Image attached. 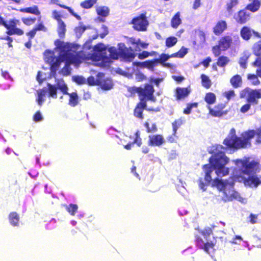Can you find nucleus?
Wrapping results in <instances>:
<instances>
[{"mask_svg": "<svg viewBox=\"0 0 261 261\" xmlns=\"http://www.w3.org/2000/svg\"><path fill=\"white\" fill-rule=\"evenodd\" d=\"M62 17V15L59 12L56 10L53 11V17L54 19H56L58 22L63 21L61 19Z\"/></svg>", "mask_w": 261, "mask_h": 261, "instance_id": "nucleus-63", "label": "nucleus"}, {"mask_svg": "<svg viewBox=\"0 0 261 261\" xmlns=\"http://www.w3.org/2000/svg\"><path fill=\"white\" fill-rule=\"evenodd\" d=\"M223 95L225 97L227 101L230 100L231 98L236 96L235 92L233 90H229L223 93Z\"/></svg>", "mask_w": 261, "mask_h": 261, "instance_id": "nucleus-56", "label": "nucleus"}, {"mask_svg": "<svg viewBox=\"0 0 261 261\" xmlns=\"http://www.w3.org/2000/svg\"><path fill=\"white\" fill-rule=\"evenodd\" d=\"M144 126L146 128V132L148 133H153L158 130V128L155 123H152L151 126H149V124L148 122H145Z\"/></svg>", "mask_w": 261, "mask_h": 261, "instance_id": "nucleus-49", "label": "nucleus"}, {"mask_svg": "<svg viewBox=\"0 0 261 261\" xmlns=\"http://www.w3.org/2000/svg\"><path fill=\"white\" fill-rule=\"evenodd\" d=\"M210 165L215 169L218 176H224L229 174V169L225 166L229 162V159L223 152L215 153L209 159Z\"/></svg>", "mask_w": 261, "mask_h": 261, "instance_id": "nucleus-3", "label": "nucleus"}, {"mask_svg": "<svg viewBox=\"0 0 261 261\" xmlns=\"http://www.w3.org/2000/svg\"><path fill=\"white\" fill-rule=\"evenodd\" d=\"M135 139L134 141L132 142L133 144H136L138 146H141L142 145V139L140 137V134L139 131H137L135 133Z\"/></svg>", "mask_w": 261, "mask_h": 261, "instance_id": "nucleus-57", "label": "nucleus"}, {"mask_svg": "<svg viewBox=\"0 0 261 261\" xmlns=\"http://www.w3.org/2000/svg\"><path fill=\"white\" fill-rule=\"evenodd\" d=\"M190 93V90L188 88L177 87L176 89V98L177 100L184 99L188 96Z\"/></svg>", "mask_w": 261, "mask_h": 261, "instance_id": "nucleus-25", "label": "nucleus"}, {"mask_svg": "<svg viewBox=\"0 0 261 261\" xmlns=\"http://www.w3.org/2000/svg\"><path fill=\"white\" fill-rule=\"evenodd\" d=\"M66 31V24L63 21L58 22L57 32L60 38H63L65 36Z\"/></svg>", "mask_w": 261, "mask_h": 261, "instance_id": "nucleus-38", "label": "nucleus"}, {"mask_svg": "<svg viewBox=\"0 0 261 261\" xmlns=\"http://www.w3.org/2000/svg\"><path fill=\"white\" fill-rule=\"evenodd\" d=\"M46 94V90L44 89L38 91V96L37 101L39 106H42L44 99L43 97L45 96Z\"/></svg>", "mask_w": 261, "mask_h": 261, "instance_id": "nucleus-46", "label": "nucleus"}, {"mask_svg": "<svg viewBox=\"0 0 261 261\" xmlns=\"http://www.w3.org/2000/svg\"><path fill=\"white\" fill-rule=\"evenodd\" d=\"M130 41V43L135 46L134 48L133 49L135 52L141 51V49L139 47L140 39L136 40L135 38H131Z\"/></svg>", "mask_w": 261, "mask_h": 261, "instance_id": "nucleus-58", "label": "nucleus"}, {"mask_svg": "<svg viewBox=\"0 0 261 261\" xmlns=\"http://www.w3.org/2000/svg\"><path fill=\"white\" fill-rule=\"evenodd\" d=\"M239 96L240 98H245L248 103L256 105L258 99L261 98V89H252L246 87L240 91Z\"/></svg>", "mask_w": 261, "mask_h": 261, "instance_id": "nucleus-8", "label": "nucleus"}, {"mask_svg": "<svg viewBox=\"0 0 261 261\" xmlns=\"http://www.w3.org/2000/svg\"><path fill=\"white\" fill-rule=\"evenodd\" d=\"M245 138L247 140V146L250 147L251 145V139L256 136V143H261V127L257 128L255 130L249 129L243 132Z\"/></svg>", "mask_w": 261, "mask_h": 261, "instance_id": "nucleus-15", "label": "nucleus"}, {"mask_svg": "<svg viewBox=\"0 0 261 261\" xmlns=\"http://www.w3.org/2000/svg\"><path fill=\"white\" fill-rule=\"evenodd\" d=\"M237 23L244 24L249 21L251 18V14L245 8L238 11L233 16Z\"/></svg>", "mask_w": 261, "mask_h": 261, "instance_id": "nucleus-16", "label": "nucleus"}, {"mask_svg": "<svg viewBox=\"0 0 261 261\" xmlns=\"http://www.w3.org/2000/svg\"><path fill=\"white\" fill-rule=\"evenodd\" d=\"M221 49H222L221 47L219 44L213 47L212 51L215 57L219 56L221 54Z\"/></svg>", "mask_w": 261, "mask_h": 261, "instance_id": "nucleus-61", "label": "nucleus"}, {"mask_svg": "<svg viewBox=\"0 0 261 261\" xmlns=\"http://www.w3.org/2000/svg\"><path fill=\"white\" fill-rule=\"evenodd\" d=\"M57 87L64 94L67 95L68 94L67 86L63 79L58 80L57 83Z\"/></svg>", "mask_w": 261, "mask_h": 261, "instance_id": "nucleus-40", "label": "nucleus"}, {"mask_svg": "<svg viewBox=\"0 0 261 261\" xmlns=\"http://www.w3.org/2000/svg\"><path fill=\"white\" fill-rule=\"evenodd\" d=\"M234 162L237 165L239 164L241 165V172L248 176L255 174L259 169V163L254 160L250 161L248 157H246L243 160L237 159Z\"/></svg>", "mask_w": 261, "mask_h": 261, "instance_id": "nucleus-6", "label": "nucleus"}, {"mask_svg": "<svg viewBox=\"0 0 261 261\" xmlns=\"http://www.w3.org/2000/svg\"><path fill=\"white\" fill-rule=\"evenodd\" d=\"M226 105L225 103H219L215 105L214 108L211 106H207L209 110V114L215 117H221L228 113V111L225 110Z\"/></svg>", "mask_w": 261, "mask_h": 261, "instance_id": "nucleus-14", "label": "nucleus"}, {"mask_svg": "<svg viewBox=\"0 0 261 261\" xmlns=\"http://www.w3.org/2000/svg\"><path fill=\"white\" fill-rule=\"evenodd\" d=\"M72 80L78 85H83L86 83V79L82 76H73L72 77Z\"/></svg>", "mask_w": 261, "mask_h": 261, "instance_id": "nucleus-54", "label": "nucleus"}, {"mask_svg": "<svg viewBox=\"0 0 261 261\" xmlns=\"http://www.w3.org/2000/svg\"><path fill=\"white\" fill-rule=\"evenodd\" d=\"M229 184L230 183H228L227 180L224 181L222 179L216 178L213 180L212 185L213 187H216L219 191H223L226 187H228Z\"/></svg>", "mask_w": 261, "mask_h": 261, "instance_id": "nucleus-23", "label": "nucleus"}, {"mask_svg": "<svg viewBox=\"0 0 261 261\" xmlns=\"http://www.w3.org/2000/svg\"><path fill=\"white\" fill-rule=\"evenodd\" d=\"M157 64L155 59L151 60H147L146 68L153 71L154 67L156 66Z\"/></svg>", "mask_w": 261, "mask_h": 261, "instance_id": "nucleus-53", "label": "nucleus"}, {"mask_svg": "<svg viewBox=\"0 0 261 261\" xmlns=\"http://www.w3.org/2000/svg\"><path fill=\"white\" fill-rule=\"evenodd\" d=\"M181 22L182 20L180 18V13L177 12L173 15L171 19V26L174 29H177Z\"/></svg>", "mask_w": 261, "mask_h": 261, "instance_id": "nucleus-29", "label": "nucleus"}, {"mask_svg": "<svg viewBox=\"0 0 261 261\" xmlns=\"http://www.w3.org/2000/svg\"><path fill=\"white\" fill-rule=\"evenodd\" d=\"M21 20L24 24L29 26L34 23L36 20V19L35 17L22 18Z\"/></svg>", "mask_w": 261, "mask_h": 261, "instance_id": "nucleus-59", "label": "nucleus"}, {"mask_svg": "<svg viewBox=\"0 0 261 261\" xmlns=\"http://www.w3.org/2000/svg\"><path fill=\"white\" fill-rule=\"evenodd\" d=\"M173 57H171V55L169 56L165 54H162L160 56V58L159 59H155L156 61L157 64L161 63L163 64L164 66L170 67L171 65L170 63H164L166 61H167L170 58H172Z\"/></svg>", "mask_w": 261, "mask_h": 261, "instance_id": "nucleus-36", "label": "nucleus"}, {"mask_svg": "<svg viewBox=\"0 0 261 261\" xmlns=\"http://www.w3.org/2000/svg\"><path fill=\"white\" fill-rule=\"evenodd\" d=\"M34 28L37 32L39 31L46 32L47 31V28L44 26L42 22L37 24L34 27Z\"/></svg>", "mask_w": 261, "mask_h": 261, "instance_id": "nucleus-64", "label": "nucleus"}, {"mask_svg": "<svg viewBox=\"0 0 261 261\" xmlns=\"http://www.w3.org/2000/svg\"><path fill=\"white\" fill-rule=\"evenodd\" d=\"M247 140L245 138L243 133H242L241 137H238L233 128L230 130L229 134L223 141V144L225 146L224 149L233 152L247 148Z\"/></svg>", "mask_w": 261, "mask_h": 261, "instance_id": "nucleus-2", "label": "nucleus"}, {"mask_svg": "<svg viewBox=\"0 0 261 261\" xmlns=\"http://www.w3.org/2000/svg\"><path fill=\"white\" fill-rule=\"evenodd\" d=\"M93 49L95 52L91 55L90 59L96 65L109 68L114 60V47L108 48L102 43H98L94 46Z\"/></svg>", "mask_w": 261, "mask_h": 261, "instance_id": "nucleus-1", "label": "nucleus"}, {"mask_svg": "<svg viewBox=\"0 0 261 261\" xmlns=\"http://www.w3.org/2000/svg\"><path fill=\"white\" fill-rule=\"evenodd\" d=\"M182 124V121L181 119H177L175 120L172 123V128H173V135L174 136H176V132L178 128Z\"/></svg>", "mask_w": 261, "mask_h": 261, "instance_id": "nucleus-47", "label": "nucleus"}, {"mask_svg": "<svg viewBox=\"0 0 261 261\" xmlns=\"http://www.w3.org/2000/svg\"><path fill=\"white\" fill-rule=\"evenodd\" d=\"M55 43L57 47L61 49L59 56L61 61H65L67 65L79 63L78 57L71 48L64 45L63 42L59 39L56 40Z\"/></svg>", "mask_w": 261, "mask_h": 261, "instance_id": "nucleus-4", "label": "nucleus"}, {"mask_svg": "<svg viewBox=\"0 0 261 261\" xmlns=\"http://www.w3.org/2000/svg\"><path fill=\"white\" fill-rule=\"evenodd\" d=\"M204 100L208 105L207 106H211L212 105L215 103L216 101V96L214 93L209 92L205 94Z\"/></svg>", "mask_w": 261, "mask_h": 261, "instance_id": "nucleus-34", "label": "nucleus"}, {"mask_svg": "<svg viewBox=\"0 0 261 261\" xmlns=\"http://www.w3.org/2000/svg\"><path fill=\"white\" fill-rule=\"evenodd\" d=\"M60 7L66 9L68 11V12L74 17H75L77 20H81L82 18L81 16L75 13L73 10L69 7L67 6L66 5H64L62 4H57Z\"/></svg>", "mask_w": 261, "mask_h": 261, "instance_id": "nucleus-50", "label": "nucleus"}, {"mask_svg": "<svg viewBox=\"0 0 261 261\" xmlns=\"http://www.w3.org/2000/svg\"><path fill=\"white\" fill-rule=\"evenodd\" d=\"M250 56V53L247 51H245L242 54L239 62V63L242 68L244 69L246 68L247 62Z\"/></svg>", "mask_w": 261, "mask_h": 261, "instance_id": "nucleus-30", "label": "nucleus"}, {"mask_svg": "<svg viewBox=\"0 0 261 261\" xmlns=\"http://www.w3.org/2000/svg\"><path fill=\"white\" fill-rule=\"evenodd\" d=\"M218 237H213L214 240L204 242L203 239L198 236L196 237V245L200 249L203 250L205 252L210 254L211 251L213 252L215 250L214 247L217 245L216 239Z\"/></svg>", "mask_w": 261, "mask_h": 261, "instance_id": "nucleus-11", "label": "nucleus"}, {"mask_svg": "<svg viewBox=\"0 0 261 261\" xmlns=\"http://www.w3.org/2000/svg\"><path fill=\"white\" fill-rule=\"evenodd\" d=\"M132 90L134 93H138L140 101L145 102L151 101L154 102L156 100V97L154 96V89L151 84H145L143 87H134Z\"/></svg>", "mask_w": 261, "mask_h": 261, "instance_id": "nucleus-5", "label": "nucleus"}, {"mask_svg": "<svg viewBox=\"0 0 261 261\" xmlns=\"http://www.w3.org/2000/svg\"><path fill=\"white\" fill-rule=\"evenodd\" d=\"M227 24L225 20L218 21L213 28L214 33L217 36L220 35L227 29Z\"/></svg>", "mask_w": 261, "mask_h": 261, "instance_id": "nucleus-19", "label": "nucleus"}, {"mask_svg": "<svg viewBox=\"0 0 261 261\" xmlns=\"http://www.w3.org/2000/svg\"><path fill=\"white\" fill-rule=\"evenodd\" d=\"M67 95L69 96L68 105L72 107L76 106L79 103V97L77 93L73 92L70 93H68Z\"/></svg>", "mask_w": 261, "mask_h": 261, "instance_id": "nucleus-33", "label": "nucleus"}, {"mask_svg": "<svg viewBox=\"0 0 261 261\" xmlns=\"http://www.w3.org/2000/svg\"><path fill=\"white\" fill-rule=\"evenodd\" d=\"M187 53L188 49L182 46L177 52L171 54V57L182 58Z\"/></svg>", "mask_w": 261, "mask_h": 261, "instance_id": "nucleus-43", "label": "nucleus"}, {"mask_svg": "<svg viewBox=\"0 0 261 261\" xmlns=\"http://www.w3.org/2000/svg\"><path fill=\"white\" fill-rule=\"evenodd\" d=\"M242 79L239 74H236L230 79V83L234 88H238L242 85Z\"/></svg>", "mask_w": 261, "mask_h": 261, "instance_id": "nucleus-28", "label": "nucleus"}, {"mask_svg": "<svg viewBox=\"0 0 261 261\" xmlns=\"http://www.w3.org/2000/svg\"><path fill=\"white\" fill-rule=\"evenodd\" d=\"M134 50L131 47H127L124 43L118 44V49H115V60L120 59L127 62H132L136 57Z\"/></svg>", "mask_w": 261, "mask_h": 261, "instance_id": "nucleus-7", "label": "nucleus"}, {"mask_svg": "<svg viewBox=\"0 0 261 261\" xmlns=\"http://www.w3.org/2000/svg\"><path fill=\"white\" fill-rule=\"evenodd\" d=\"M96 11L98 15L103 17L107 16L109 13L108 8L105 7H100L98 8Z\"/></svg>", "mask_w": 261, "mask_h": 261, "instance_id": "nucleus-52", "label": "nucleus"}, {"mask_svg": "<svg viewBox=\"0 0 261 261\" xmlns=\"http://www.w3.org/2000/svg\"><path fill=\"white\" fill-rule=\"evenodd\" d=\"M151 54H150L149 52L143 50L142 53H139L137 55L138 58L140 60H143L150 56Z\"/></svg>", "mask_w": 261, "mask_h": 261, "instance_id": "nucleus-62", "label": "nucleus"}, {"mask_svg": "<svg viewBox=\"0 0 261 261\" xmlns=\"http://www.w3.org/2000/svg\"><path fill=\"white\" fill-rule=\"evenodd\" d=\"M20 11L23 13H29L35 15L36 16H39V19L41 18V12L39 11L38 6L36 5H34L33 7L22 8L20 10Z\"/></svg>", "mask_w": 261, "mask_h": 261, "instance_id": "nucleus-26", "label": "nucleus"}, {"mask_svg": "<svg viewBox=\"0 0 261 261\" xmlns=\"http://www.w3.org/2000/svg\"><path fill=\"white\" fill-rule=\"evenodd\" d=\"M200 78L202 86L206 89H210L212 85V83L209 77L204 74H202L200 75Z\"/></svg>", "mask_w": 261, "mask_h": 261, "instance_id": "nucleus-37", "label": "nucleus"}, {"mask_svg": "<svg viewBox=\"0 0 261 261\" xmlns=\"http://www.w3.org/2000/svg\"><path fill=\"white\" fill-rule=\"evenodd\" d=\"M70 64H67V63L65 64V66L62 68L61 70L60 71L61 74H62L63 76H67L69 75L70 74V69L69 68V65Z\"/></svg>", "mask_w": 261, "mask_h": 261, "instance_id": "nucleus-60", "label": "nucleus"}, {"mask_svg": "<svg viewBox=\"0 0 261 261\" xmlns=\"http://www.w3.org/2000/svg\"><path fill=\"white\" fill-rule=\"evenodd\" d=\"M177 42V39L174 36H170L166 38L165 41L166 46L168 47H171L175 45Z\"/></svg>", "mask_w": 261, "mask_h": 261, "instance_id": "nucleus-44", "label": "nucleus"}, {"mask_svg": "<svg viewBox=\"0 0 261 261\" xmlns=\"http://www.w3.org/2000/svg\"><path fill=\"white\" fill-rule=\"evenodd\" d=\"M104 76L105 74L101 72H99L97 74L96 79L93 76H90L87 80V83L90 86H98L101 83L100 78Z\"/></svg>", "mask_w": 261, "mask_h": 261, "instance_id": "nucleus-27", "label": "nucleus"}, {"mask_svg": "<svg viewBox=\"0 0 261 261\" xmlns=\"http://www.w3.org/2000/svg\"><path fill=\"white\" fill-rule=\"evenodd\" d=\"M78 206L76 204H70L66 206V211L71 215L74 216L77 211Z\"/></svg>", "mask_w": 261, "mask_h": 261, "instance_id": "nucleus-45", "label": "nucleus"}, {"mask_svg": "<svg viewBox=\"0 0 261 261\" xmlns=\"http://www.w3.org/2000/svg\"><path fill=\"white\" fill-rule=\"evenodd\" d=\"M47 87L49 96L52 97L57 98V87H56L55 86L49 83L47 84Z\"/></svg>", "mask_w": 261, "mask_h": 261, "instance_id": "nucleus-51", "label": "nucleus"}, {"mask_svg": "<svg viewBox=\"0 0 261 261\" xmlns=\"http://www.w3.org/2000/svg\"><path fill=\"white\" fill-rule=\"evenodd\" d=\"M247 79L251 81V84L254 86L259 85L260 83L257 76L254 74H248L247 75Z\"/></svg>", "mask_w": 261, "mask_h": 261, "instance_id": "nucleus-48", "label": "nucleus"}, {"mask_svg": "<svg viewBox=\"0 0 261 261\" xmlns=\"http://www.w3.org/2000/svg\"><path fill=\"white\" fill-rule=\"evenodd\" d=\"M202 169L205 173L204 180L206 185H208L212 181H213L211 177V174L213 171V169L212 167L208 164L204 165L202 167Z\"/></svg>", "mask_w": 261, "mask_h": 261, "instance_id": "nucleus-22", "label": "nucleus"}, {"mask_svg": "<svg viewBox=\"0 0 261 261\" xmlns=\"http://www.w3.org/2000/svg\"><path fill=\"white\" fill-rule=\"evenodd\" d=\"M229 61L228 57L221 56L218 57L216 64L219 67H224L228 64Z\"/></svg>", "mask_w": 261, "mask_h": 261, "instance_id": "nucleus-39", "label": "nucleus"}, {"mask_svg": "<svg viewBox=\"0 0 261 261\" xmlns=\"http://www.w3.org/2000/svg\"><path fill=\"white\" fill-rule=\"evenodd\" d=\"M244 182L246 185L253 186L255 187H257L259 184H261V181L259 180V179L256 176L253 175L249 176L247 178H244Z\"/></svg>", "mask_w": 261, "mask_h": 261, "instance_id": "nucleus-24", "label": "nucleus"}, {"mask_svg": "<svg viewBox=\"0 0 261 261\" xmlns=\"http://www.w3.org/2000/svg\"><path fill=\"white\" fill-rule=\"evenodd\" d=\"M217 225H212L211 227H207L204 228L202 230H201L200 233L203 236V237L207 239L211 234H213V230L215 229V228L218 227Z\"/></svg>", "mask_w": 261, "mask_h": 261, "instance_id": "nucleus-35", "label": "nucleus"}, {"mask_svg": "<svg viewBox=\"0 0 261 261\" xmlns=\"http://www.w3.org/2000/svg\"><path fill=\"white\" fill-rule=\"evenodd\" d=\"M198 103L196 102L190 103L187 105L186 108L184 110L183 113L185 114H190L191 112V110L193 108H197Z\"/></svg>", "mask_w": 261, "mask_h": 261, "instance_id": "nucleus-55", "label": "nucleus"}, {"mask_svg": "<svg viewBox=\"0 0 261 261\" xmlns=\"http://www.w3.org/2000/svg\"><path fill=\"white\" fill-rule=\"evenodd\" d=\"M241 38L245 41L249 40L252 36L257 38H261V34L247 25L243 26L240 32Z\"/></svg>", "mask_w": 261, "mask_h": 261, "instance_id": "nucleus-13", "label": "nucleus"}, {"mask_svg": "<svg viewBox=\"0 0 261 261\" xmlns=\"http://www.w3.org/2000/svg\"><path fill=\"white\" fill-rule=\"evenodd\" d=\"M232 42V39L231 37L226 35L219 39L218 44L221 46L222 50H225L230 47Z\"/></svg>", "mask_w": 261, "mask_h": 261, "instance_id": "nucleus-20", "label": "nucleus"}, {"mask_svg": "<svg viewBox=\"0 0 261 261\" xmlns=\"http://www.w3.org/2000/svg\"><path fill=\"white\" fill-rule=\"evenodd\" d=\"M233 182L230 183L228 187L224 190L223 198L225 201H232L237 199L239 197V193L233 190Z\"/></svg>", "mask_w": 261, "mask_h": 261, "instance_id": "nucleus-17", "label": "nucleus"}, {"mask_svg": "<svg viewBox=\"0 0 261 261\" xmlns=\"http://www.w3.org/2000/svg\"><path fill=\"white\" fill-rule=\"evenodd\" d=\"M148 138V144L151 146H160L165 142L163 136L160 134L150 135Z\"/></svg>", "mask_w": 261, "mask_h": 261, "instance_id": "nucleus-18", "label": "nucleus"}, {"mask_svg": "<svg viewBox=\"0 0 261 261\" xmlns=\"http://www.w3.org/2000/svg\"><path fill=\"white\" fill-rule=\"evenodd\" d=\"M144 110H146L148 112H159L160 111V108L159 107H157L156 108H147V103L145 102V101H140L136 105L134 110V115L141 119L142 120L144 119V116L143 115V112Z\"/></svg>", "mask_w": 261, "mask_h": 261, "instance_id": "nucleus-12", "label": "nucleus"}, {"mask_svg": "<svg viewBox=\"0 0 261 261\" xmlns=\"http://www.w3.org/2000/svg\"><path fill=\"white\" fill-rule=\"evenodd\" d=\"M19 20L12 18L10 19L6 26V33L7 35L12 36L16 35L18 36H21L24 34V31L20 28L17 27V25L19 23Z\"/></svg>", "mask_w": 261, "mask_h": 261, "instance_id": "nucleus-10", "label": "nucleus"}, {"mask_svg": "<svg viewBox=\"0 0 261 261\" xmlns=\"http://www.w3.org/2000/svg\"><path fill=\"white\" fill-rule=\"evenodd\" d=\"M251 3L247 4L244 8L247 11H249L252 13L257 12L261 6L259 0H249Z\"/></svg>", "mask_w": 261, "mask_h": 261, "instance_id": "nucleus-21", "label": "nucleus"}, {"mask_svg": "<svg viewBox=\"0 0 261 261\" xmlns=\"http://www.w3.org/2000/svg\"><path fill=\"white\" fill-rule=\"evenodd\" d=\"M238 4V0H229L226 4V9L227 11L229 14H231L233 12V8L237 6Z\"/></svg>", "mask_w": 261, "mask_h": 261, "instance_id": "nucleus-41", "label": "nucleus"}, {"mask_svg": "<svg viewBox=\"0 0 261 261\" xmlns=\"http://www.w3.org/2000/svg\"><path fill=\"white\" fill-rule=\"evenodd\" d=\"M101 83L98 86H100L103 89L109 90L113 87V83L111 80L107 78H105L104 76H102L100 78Z\"/></svg>", "mask_w": 261, "mask_h": 261, "instance_id": "nucleus-32", "label": "nucleus"}, {"mask_svg": "<svg viewBox=\"0 0 261 261\" xmlns=\"http://www.w3.org/2000/svg\"><path fill=\"white\" fill-rule=\"evenodd\" d=\"M131 23L133 24L134 30L138 31H145L149 24L146 16V13H142L140 15L133 18Z\"/></svg>", "mask_w": 261, "mask_h": 261, "instance_id": "nucleus-9", "label": "nucleus"}, {"mask_svg": "<svg viewBox=\"0 0 261 261\" xmlns=\"http://www.w3.org/2000/svg\"><path fill=\"white\" fill-rule=\"evenodd\" d=\"M97 2V0H85L82 2L80 6L84 9H88L92 8Z\"/></svg>", "mask_w": 261, "mask_h": 261, "instance_id": "nucleus-42", "label": "nucleus"}, {"mask_svg": "<svg viewBox=\"0 0 261 261\" xmlns=\"http://www.w3.org/2000/svg\"><path fill=\"white\" fill-rule=\"evenodd\" d=\"M10 223L13 226H18L19 222V216L15 212H11L8 217Z\"/></svg>", "mask_w": 261, "mask_h": 261, "instance_id": "nucleus-31", "label": "nucleus"}]
</instances>
